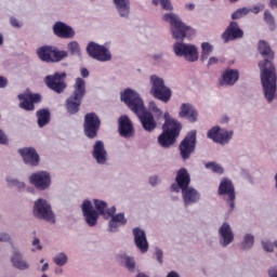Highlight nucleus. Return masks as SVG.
Returning a JSON list of instances; mask_svg holds the SVG:
<instances>
[{"label": "nucleus", "instance_id": "f257e3e1", "mask_svg": "<svg viewBox=\"0 0 277 277\" xmlns=\"http://www.w3.org/2000/svg\"><path fill=\"white\" fill-rule=\"evenodd\" d=\"M258 51L263 57H268L259 63L260 79L262 85V94L268 103H272L277 98V74L276 65H274V52L269 47V43L265 40L259 41Z\"/></svg>", "mask_w": 277, "mask_h": 277}, {"label": "nucleus", "instance_id": "f03ea898", "mask_svg": "<svg viewBox=\"0 0 277 277\" xmlns=\"http://www.w3.org/2000/svg\"><path fill=\"white\" fill-rule=\"evenodd\" d=\"M107 201L101 199H84L80 206L84 222L88 226L94 227L98 224V215H103L104 220H109V215L116 213V206L107 208Z\"/></svg>", "mask_w": 277, "mask_h": 277}, {"label": "nucleus", "instance_id": "7ed1b4c3", "mask_svg": "<svg viewBox=\"0 0 277 277\" xmlns=\"http://www.w3.org/2000/svg\"><path fill=\"white\" fill-rule=\"evenodd\" d=\"M164 123L162 126V133L158 136V144L162 148H170L174 146L176 138L181 133V123L170 116V113L163 114Z\"/></svg>", "mask_w": 277, "mask_h": 277}, {"label": "nucleus", "instance_id": "20e7f679", "mask_svg": "<svg viewBox=\"0 0 277 277\" xmlns=\"http://www.w3.org/2000/svg\"><path fill=\"white\" fill-rule=\"evenodd\" d=\"M162 21L168 23L171 31V36L174 40H183L189 36V34H195L194 28L183 23V19L176 13H164L162 15Z\"/></svg>", "mask_w": 277, "mask_h": 277}, {"label": "nucleus", "instance_id": "39448f33", "mask_svg": "<svg viewBox=\"0 0 277 277\" xmlns=\"http://www.w3.org/2000/svg\"><path fill=\"white\" fill-rule=\"evenodd\" d=\"M149 94L161 103L172 101V89L166 85V80L157 74L149 76Z\"/></svg>", "mask_w": 277, "mask_h": 277}, {"label": "nucleus", "instance_id": "423d86ee", "mask_svg": "<svg viewBox=\"0 0 277 277\" xmlns=\"http://www.w3.org/2000/svg\"><path fill=\"white\" fill-rule=\"evenodd\" d=\"M32 215L37 220H44L50 224H55L56 222L55 211H53V206L51 205V201L42 197L34 201Z\"/></svg>", "mask_w": 277, "mask_h": 277}, {"label": "nucleus", "instance_id": "0eeeda50", "mask_svg": "<svg viewBox=\"0 0 277 277\" xmlns=\"http://www.w3.org/2000/svg\"><path fill=\"white\" fill-rule=\"evenodd\" d=\"M87 53L92 57V60H96V62H111L114 58L109 43L101 44L90 41L87 45Z\"/></svg>", "mask_w": 277, "mask_h": 277}, {"label": "nucleus", "instance_id": "6e6552de", "mask_svg": "<svg viewBox=\"0 0 277 277\" xmlns=\"http://www.w3.org/2000/svg\"><path fill=\"white\" fill-rule=\"evenodd\" d=\"M37 55L41 62L55 64L62 62V60H66V57H68V52L66 50H60L53 45H43L37 50Z\"/></svg>", "mask_w": 277, "mask_h": 277}, {"label": "nucleus", "instance_id": "1a4fd4ad", "mask_svg": "<svg viewBox=\"0 0 277 277\" xmlns=\"http://www.w3.org/2000/svg\"><path fill=\"white\" fill-rule=\"evenodd\" d=\"M219 196H222L223 200L226 202L228 207V211H235V200L237 198L235 194V184L228 177H223L219 184L217 189Z\"/></svg>", "mask_w": 277, "mask_h": 277}, {"label": "nucleus", "instance_id": "9d476101", "mask_svg": "<svg viewBox=\"0 0 277 277\" xmlns=\"http://www.w3.org/2000/svg\"><path fill=\"white\" fill-rule=\"evenodd\" d=\"M173 53L176 57H184L186 62H198L200 54L198 52V47L193 43H185L183 41H176L173 43Z\"/></svg>", "mask_w": 277, "mask_h": 277}, {"label": "nucleus", "instance_id": "9b49d317", "mask_svg": "<svg viewBox=\"0 0 277 277\" xmlns=\"http://www.w3.org/2000/svg\"><path fill=\"white\" fill-rule=\"evenodd\" d=\"M28 181L38 192H47L53 185V176L47 170L36 171L29 175Z\"/></svg>", "mask_w": 277, "mask_h": 277}, {"label": "nucleus", "instance_id": "f8f14e48", "mask_svg": "<svg viewBox=\"0 0 277 277\" xmlns=\"http://www.w3.org/2000/svg\"><path fill=\"white\" fill-rule=\"evenodd\" d=\"M209 140H212L215 144H220V146H228L235 137V131L226 128H220V126H215L208 131Z\"/></svg>", "mask_w": 277, "mask_h": 277}, {"label": "nucleus", "instance_id": "ddd939ff", "mask_svg": "<svg viewBox=\"0 0 277 277\" xmlns=\"http://www.w3.org/2000/svg\"><path fill=\"white\" fill-rule=\"evenodd\" d=\"M120 98L133 114H137L144 107V100L137 91L133 89H126L121 92Z\"/></svg>", "mask_w": 277, "mask_h": 277}, {"label": "nucleus", "instance_id": "4468645a", "mask_svg": "<svg viewBox=\"0 0 277 277\" xmlns=\"http://www.w3.org/2000/svg\"><path fill=\"white\" fill-rule=\"evenodd\" d=\"M19 101L18 107L24 109V111H34L36 109L35 104L42 101V95L38 93H31L30 91H25L17 95Z\"/></svg>", "mask_w": 277, "mask_h": 277}, {"label": "nucleus", "instance_id": "2eb2a0df", "mask_svg": "<svg viewBox=\"0 0 277 277\" xmlns=\"http://www.w3.org/2000/svg\"><path fill=\"white\" fill-rule=\"evenodd\" d=\"M84 134L90 140H94L96 137L98 130L101 129V119L94 113H89L84 116Z\"/></svg>", "mask_w": 277, "mask_h": 277}, {"label": "nucleus", "instance_id": "dca6fc26", "mask_svg": "<svg viewBox=\"0 0 277 277\" xmlns=\"http://www.w3.org/2000/svg\"><path fill=\"white\" fill-rule=\"evenodd\" d=\"M219 245L221 248H228V246H233L235 243V232H233V226L230 223L224 222L219 227Z\"/></svg>", "mask_w": 277, "mask_h": 277}, {"label": "nucleus", "instance_id": "f3484780", "mask_svg": "<svg viewBox=\"0 0 277 277\" xmlns=\"http://www.w3.org/2000/svg\"><path fill=\"white\" fill-rule=\"evenodd\" d=\"M134 114L137 116L144 131H147V133H153V131L157 129V120H155L153 113L146 109V106Z\"/></svg>", "mask_w": 277, "mask_h": 277}, {"label": "nucleus", "instance_id": "a211bd4d", "mask_svg": "<svg viewBox=\"0 0 277 277\" xmlns=\"http://www.w3.org/2000/svg\"><path fill=\"white\" fill-rule=\"evenodd\" d=\"M91 155L97 166H107V163H109V154L103 141H95L92 146Z\"/></svg>", "mask_w": 277, "mask_h": 277}, {"label": "nucleus", "instance_id": "6ab92c4d", "mask_svg": "<svg viewBox=\"0 0 277 277\" xmlns=\"http://www.w3.org/2000/svg\"><path fill=\"white\" fill-rule=\"evenodd\" d=\"M64 79H66V72H56L54 75L47 76L44 83L50 90L56 92V94H62V92L66 90V82Z\"/></svg>", "mask_w": 277, "mask_h": 277}, {"label": "nucleus", "instance_id": "aec40b11", "mask_svg": "<svg viewBox=\"0 0 277 277\" xmlns=\"http://www.w3.org/2000/svg\"><path fill=\"white\" fill-rule=\"evenodd\" d=\"M196 150V131H190L180 144V155L184 161Z\"/></svg>", "mask_w": 277, "mask_h": 277}, {"label": "nucleus", "instance_id": "412c9836", "mask_svg": "<svg viewBox=\"0 0 277 277\" xmlns=\"http://www.w3.org/2000/svg\"><path fill=\"white\" fill-rule=\"evenodd\" d=\"M182 199L185 209H187L189 207H194V205H198L202 199V195L194 186H188L182 189Z\"/></svg>", "mask_w": 277, "mask_h": 277}, {"label": "nucleus", "instance_id": "4be33fe9", "mask_svg": "<svg viewBox=\"0 0 277 277\" xmlns=\"http://www.w3.org/2000/svg\"><path fill=\"white\" fill-rule=\"evenodd\" d=\"M54 36L64 40H72L77 36V31L70 25L64 22H56L52 27Z\"/></svg>", "mask_w": 277, "mask_h": 277}, {"label": "nucleus", "instance_id": "5701e85b", "mask_svg": "<svg viewBox=\"0 0 277 277\" xmlns=\"http://www.w3.org/2000/svg\"><path fill=\"white\" fill-rule=\"evenodd\" d=\"M132 235L134 239V246H136L141 254H146L149 248L148 238L146 237V232L142 229V227H134L132 229Z\"/></svg>", "mask_w": 277, "mask_h": 277}, {"label": "nucleus", "instance_id": "b1692460", "mask_svg": "<svg viewBox=\"0 0 277 277\" xmlns=\"http://www.w3.org/2000/svg\"><path fill=\"white\" fill-rule=\"evenodd\" d=\"M223 42H233V40H239V38H243V30L239 28V24L237 22H232L225 31L221 36Z\"/></svg>", "mask_w": 277, "mask_h": 277}, {"label": "nucleus", "instance_id": "393cba45", "mask_svg": "<svg viewBox=\"0 0 277 277\" xmlns=\"http://www.w3.org/2000/svg\"><path fill=\"white\" fill-rule=\"evenodd\" d=\"M18 154L23 158L24 163L26 166H39L40 164V155L32 147H24L18 149Z\"/></svg>", "mask_w": 277, "mask_h": 277}, {"label": "nucleus", "instance_id": "a878e982", "mask_svg": "<svg viewBox=\"0 0 277 277\" xmlns=\"http://www.w3.org/2000/svg\"><path fill=\"white\" fill-rule=\"evenodd\" d=\"M110 219V220H109ZM108 233H118L120 226H127V216L123 212L108 214Z\"/></svg>", "mask_w": 277, "mask_h": 277}, {"label": "nucleus", "instance_id": "bb28decb", "mask_svg": "<svg viewBox=\"0 0 277 277\" xmlns=\"http://www.w3.org/2000/svg\"><path fill=\"white\" fill-rule=\"evenodd\" d=\"M11 263L13 267L21 272H25L30 267L29 262L23 258V252L16 247H12Z\"/></svg>", "mask_w": 277, "mask_h": 277}, {"label": "nucleus", "instance_id": "cd10ccee", "mask_svg": "<svg viewBox=\"0 0 277 277\" xmlns=\"http://www.w3.org/2000/svg\"><path fill=\"white\" fill-rule=\"evenodd\" d=\"M119 18L129 21L131 18V0H113Z\"/></svg>", "mask_w": 277, "mask_h": 277}, {"label": "nucleus", "instance_id": "c85d7f7f", "mask_svg": "<svg viewBox=\"0 0 277 277\" xmlns=\"http://www.w3.org/2000/svg\"><path fill=\"white\" fill-rule=\"evenodd\" d=\"M239 81V70L238 69H233L228 68L223 71L220 80V85H225L227 88H233L235 83Z\"/></svg>", "mask_w": 277, "mask_h": 277}, {"label": "nucleus", "instance_id": "c756f323", "mask_svg": "<svg viewBox=\"0 0 277 277\" xmlns=\"http://www.w3.org/2000/svg\"><path fill=\"white\" fill-rule=\"evenodd\" d=\"M119 134L121 137H133L134 129H133V122L129 118V116L123 115L119 118Z\"/></svg>", "mask_w": 277, "mask_h": 277}, {"label": "nucleus", "instance_id": "7c9ffc66", "mask_svg": "<svg viewBox=\"0 0 277 277\" xmlns=\"http://www.w3.org/2000/svg\"><path fill=\"white\" fill-rule=\"evenodd\" d=\"M180 118H186L188 122H197L198 120V110H196V107L189 103H183L180 106L179 111Z\"/></svg>", "mask_w": 277, "mask_h": 277}, {"label": "nucleus", "instance_id": "2f4dec72", "mask_svg": "<svg viewBox=\"0 0 277 277\" xmlns=\"http://www.w3.org/2000/svg\"><path fill=\"white\" fill-rule=\"evenodd\" d=\"M175 183H177L182 189H186L189 187V183H192V177L189 176V172L187 169L182 168L177 171L175 176Z\"/></svg>", "mask_w": 277, "mask_h": 277}, {"label": "nucleus", "instance_id": "473e14b6", "mask_svg": "<svg viewBox=\"0 0 277 277\" xmlns=\"http://www.w3.org/2000/svg\"><path fill=\"white\" fill-rule=\"evenodd\" d=\"M71 96L83 100L85 96V80L82 78H76L74 83V93Z\"/></svg>", "mask_w": 277, "mask_h": 277}, {"label": "nucleus", "instance_id": "72a5a7b5", "mask_svg": "<svg viewBox=\"0 0 277 277\" xmlns=\"http://www.w3.org/2000/svg\"><path fill=\"white\" fill-rule=\"evenodd\" d=\"M81 97H75L71 95L66 100V109L68 114L75 115L79 111V107H81Z\"/></svg>", "mask_w": 277, "mask_h": 277}, {"label": "nucleus", "instance_id": "f704fd0d", "mask_svg": "<svg viewBox=\"0 0 277 277\" xmlns=\"http://www.w3.org/2000/svg\"><path fill=\"white\" fill-rule=\"evenodd\" d=\"M254 240H255L254 234L252 233L243 234L240 242V248L246 252L252 250V248H254Z\"/></svg>", "mask_w": 277, "mask_h": 277}, {"label": "nucleus", "instance_id": "c9c22d12", "mask_svg": "<svg viewBox=\"0 0 277 277\" xmlns=\"http://www.w3.org/2000/svg\"><path fill=\"white\" fill-rule=\"evenodd\" d=\"M51 121V113L49 109H41L37 111V122L38 127L42 129V127H47V124Z\"/></svg>", "mask_w": 277, "mask_h": 277}, {"label": "nucleus", "instance_id": "e433bc0d", "mask_svg": "<svg viewBox=\"0 0 277 277\" xmlns=\"http://www.w3.org/2000/svg\"><path fill=\"white\" fill-rule=\"evenodd\" d=\"M263 21L264 23H266L267 28L271 31H275L277 29L276 17H274V14H272V11L269 10L264 11Z\"/></svg>", "mask_w": 277, "mask_h": 277}, {"label": "nucleus", "instance_id": "4c0bfd02", "mask_svg": "<svg viewBox=\"0 0 277 277\" xmlns=\"http://www.w3.org/2000/svg\"><path fill=\"white\" fill-rule=\"evenodd\" d=\"M121 259V263L124 265V267H127V269H129V272H135V258L128 255L127 253H122L120 255Z\"/></svg>", "mask_w": 277, "mask_h": 277}, {"label": "nucleus", "instance_id": "58836bf2", "mask_svg": "<svg viewBox=\"0 0 277 277\" xmlns=\"http://www.w3.org/2000/svg\"><path fill=\"white\" fill-rule=\"evenodd\" d=\"M214 48L210 42L201 43V62H207L209 57H211V53H213Z\"/></svg>", "mask_w": 277, "mask_h": 277}, {"label": "nucleus", "instance_id": "ea45409f", "mask_svg": "<svg viewBox=\"0 0 277 277\" xmlns=\"http://www.w3.org/2000/svg\"><path fill=\"white\" fill-rule=\"evenodd\" d=\"M52 261L57 267H64L68 265V254L66 252H58L53 256Z\"/></svg>", "mask_w": 277, "mask_h": 277}, {"label": "nucleus", "instance_id": "a19ab883", "mask_svg": "<svg viewBox=\"0 0 277 277\" xmlns=\"http://www.w3.org/2000/svg\"><path fill=\"white\" fill-rule=\"evenodd\" d=\"M67 51H69L70 55H76L77 57H81V45L78 41H69L67 43Z\"/></svg>", "mask_w": 277, "mask_h": 277}, {"label": "nucleus", "instance_id": "79ce46f5", "mask_svg": "<svg viewBox=\"0 0 277 277\" xmlns=\"http://www.w3.org/2000/svg\"><path fill=\"white\" fill-rule=\"evenodd\" d=\"M151 3L156 6L160 5L162 10H166V12H172V10H174L170 0H151Z\"/></svg>", "mask_w": 277, "mask_h": 277}, {"label": "nucleus", "instance_id": "37998d69", "mask_svg": "<svg viewBox=\"0 0 277 277\" xmlns=\"http://www.w3.org/2000/svg\"><path fill=\"white\" fill-rule=\"evenodd\" d=\"M207 170H211L214 174H224V167L216 162H208L205 164Z\"/></svg>", "mask_w": 277, "mask_h": 277}, {"label": "nucleus", "instance_id": "c03bdc74", "mask_svg": "<svg viewBox=\"0 0 277 277\" xmlns=\"http://www.w3.org/2000/svg\"><path fill=\"white\" fill-rule=\"evenodd\" d=\"M148 109L149 111H151V114H155L157 120H159V118L163 116V111L161 110V108H159V106L157 105V103H155V101L149 102Z\"/></svg>", "mask_w": 277, "mask_h": 277}, {"label": "nucleus", "instance_id": "a18cd8bd", "mask_svg": "<svg viewBox=\"0 0 277 277\" xmlns=\"http://www.w3.org/2000/svg\"><path fill=\"white\" fill-rule=\"evenodd\" d=\"M248 14H250V9L241 8V9L236 10L232 14V18H233V21H239V18H243V16H248Z\"/></svg>", "mask_w": 277, "mask_h": 277}, {"label": "nucleus", "instance_id": "49530a36", "mask_svg": "<svg viewBox=\"0 0 277 277\" xmlns=\"http://www.w3.org/2000/svg\"><path fill=\"white\" fill-rule=\"evenodd\" d=\"M12 236L8 232H0V243H10Z\"/></svg>", "mask_w": 277, "mask_h": 277}, {"label": "nucleus", "instance_id": "de8ad7c7", "mask_svg": "<svg viewBox=\"0 0 277 277\" xmlns=\"http://www.w3.org/2000/svg\"><path fill=\"white\" fill-rule=\"evenodd\" d=\"M31 246V252H40L42 250V245L40 243V240L38 238L32 239Z\"/></svg>", "mask_w": 277, "mask_h": 277}, {"label": "nucleus", "instance_id": "09e8293b", "mask_svg": "<svg viewBox=\"0 0 277 277\" xmlns=\"http://www.w3.org/2000/svg\"><path fill=\"white\" fill-rule=\"evenodd\" d=\"M0 144L2 146H8L10 144V138L8 137V134L3 130L0 129Z\"/></svg>", "mask_w": 277, "mask_h": 277}, {"label": "nucleus", "instance_id": "8fccbe9b", "mask_svg": "<svg viewBox=\"0 0 277 277\" xmlns=\"http://www.w3.org/2000/svg\"><path fill=\"white\" fill-rule=\"evenodd\" d=\"M10 23H11L12 27H15L16 29H21V27H23V22H21L16 17H11Z\"/></svg>", "mask_w": 277, "mask_h": 277}, {"label": "nucleus", "instance_id": "3c124183", "mask_svg": "<svg viewBox=\"0 0 277 277\" xmlns=\"http://www.w3.org/2000/svg\"><path fill=\"white\" fill-rule=\"evenodd\" d=\"M264 9H265V5L263 4H258L253 8H248L249 13L252 12L253 14H259L260 12H263Z\"/></svg>", "mask_w": 277, "mask_h": 277}, {"label": "nucleus", "instance_id": "603ef678", "mask_svg": "<svg viewBox=\"0 0 277 277\" xmlns=\"http://www.w3.org/2000/svg\"><path fill=\"white\" fill-rule=\"evenodd\" d=\"M39 263L41 264V266H39L40 272H49V262H44V259H41Z\"/></svg>", "mask_w": 277, "mask_h": 277}, {"label": "nucleus", "instance_id": "864d4df0", "mask_svg": "<svg viewBox=\"0 0 277 277\" xmlns=\"http://www.w3.org/2000/svg\"><path fill=\"white\" fill-rule=\"evenodd\" d=\"M155 255L158 263H163V251H161V249H156Z\"/></svg>", "mask_w": 277, "mask_h": 277}, {"label": "nucleus", "instance_id": "5fc2aeb1", "mask_svg": "<svg viewBox=\"0 0 277 277\" xmlns=\"http://www.w3.org/2000/svg\"><path fill=\"white\" fill-rule=\"evenodd\" d=\"M161 183V180L157 175H153L149 177V184H151L154 187L156 185H159Z\"/></svg>", "mask_w": 277, "mask_h": 277}, {"label": "nucleus", "instance_id": "6e6d98bb", "mask_svg": "<svg viewBox=\"0 0 277 277\" xmlns=\"http://www.w3.org/2000/svg\"><path fill=\"white\" fill-rule=\"evenodd\" d=\"M181 190L183 192L181 184L174 183L171 185V192H174V194H179Z\"/></svg>", "mask_w": 277, "mask_h": 277}, {"label": "nucleus", "instance_id": "4d7b16f0", "mask_svg": "<svg viewBox=\"0 0 277 277\" xmlns=\"http://www.w3.org/2000/svg\"><path fill=\"white\" fill-rule=\"evenodd\" d=\"M8 88V78L0 76V90Z\"/></svg>", "mask_w": 277, "mask_h": 277}, {"label": "nucleus", "instance_id": "13d9d810", "mask_svg": "<svg viewBox=\"0 0 277 277\" xmlns=\"http://www.w3.org/2000/svg\"><path fill=\"white\" fill-rule=\"evenodd\" d=\"M80 75L81 77H83V79H88V77H90V71L88 70V68L82 67L80 68Z\"/></svg>", "mask_w": 277, "mask_h": 277}, {"label": "nucleus", "instance_id": "bf43d9fd", "mask_svg": "<svg viewBox=\"0 0 277 277\" xmlns=\"http://www.w3.org/2000/svg\"><path fill=\"white\" fill-rule=\"evenodd\" d=\"M217 62H220V60L215 56H211L210 58H208V66H215V64H217Z\"/></svg>", "mask_w": 277, "mask_h": 277}, {"label": "nucleus", "instance_id": "052dcab7", "mask_svg": "<svg viewBox=\"0 0 277 277\" xmlns=\"http://www.w3.org/2000/svg\"><path fill=\"white\" fill-rule=\"evenodd\" d=\"M18 180L17 179H14V177H12V176H8L6 177V183L11 186V187H14L15 185H16V182H17Z\"/></svg>", "mask_w": 277, "mask_h": 277}, {"label": "nucleus", "instance_id": "680f3d73", "mask_svg": "<svg viewBox=\"0 0 277 277\" xmlns=\"http://www.w3.org/2000/svg\"><path fill=\"white\" fill-rule=\"evenodd\" d=\"M221 124H228L230 122V117L227 115L223 116L220 120Z\"/></svg>", "mask_w": 277, "mask_h": 277}, {"label": "nucleus", "instance_id": "e2e57ef3", "mask_svg": "<svg viewBox=\"0 0 277 277\" xmlns=\"http://www.w3.org/2000/svg\"><path fill=\"white\" fill-rule=\"evenodd\" d=\"M153 60L155 62H161V60H163V53H157L153 55Z\"/></svg>", "mask_w": 277, "mask_h": 277}, {"label": "nucleus", "instance_id": "0e129e2a", "mask_svg": "<svg viewBox=\"0 0 277 277\" xmlns=\"http://www.w3.org/2000/svg\"><path fill=\"white\" fill-rule=\"evenodd\" d=\"M268 276L269 277H277V268L276 267L269 268Z\"/></svg>", "mask_w": 277, "mask_h": 277}, {"label": "nucleus", "instance_id": "69168bd1", "mask_svg": "<svg viewBox=\"0 0 277 277\" xmlns=\"http://www.w3.org/2000/svg\"><path fill=\"white\" fill-rule=\"evenodd\" d=\"M14 187H18V189H25V182H21L17 180Z\"/></svg>", "mask_w": 277, "mask_h": 277}, {"label": "nucleus", "instance_id": "338daca9", "mask_svg": "<svg viewBox=\"0 0 277 277\" xmlns=\"http://www.w3.org/2000/svg\"><path fill=\"white\" fill-rule=\"evenodd\" d=\"M269 8H275L277 10V0H269V3H268Z\"/></svg>", "mask_w": 277, "mask_h": 277}, {"label": "nucleus", "instance_id": "774afa93", "mask_svg": "<svg viewBox=\"0 0 277 277\" xmlns=\"http://www.w3.org/2000/svg\"><path fill=\"white\" fill-rule=\"evenodd\" d=\"M135 277H149L148 275H146V273H137Z\"/></svg>", "mask_w": 277, "mask_h": 277}]
</instances>
